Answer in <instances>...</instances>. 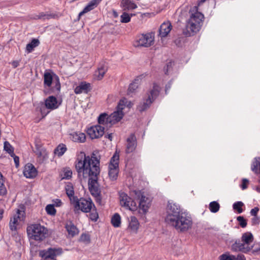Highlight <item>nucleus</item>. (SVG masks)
Here are the masks:
<instances>
[{"mask_svg":"<svg viewBox=\"0 0 260 260\" xmlns=\"http://www.w3.org/2000/svg\"><path fill=\"white\" fill-rule=\"evenodd\" d=\"M81 153V159L78 158L75 162L78 178L82 180L88 177V186L89 192L92 196L98 195L101 192L98 182L99 176L101 172V156L97 155L98 151H93L90 156L86 155L84 152Z\"/></svg>","mask_w":260,"mask_h":260,"instance_id":"obj_1","label":"nucleus"},{"mask_svg":"<svg viewBox=\"0 0 260 260\" xmlns=\"http://www.w3.org/2000/svg\"><path fill=\"white\" fill-rule=\"evenodd\" d=\"M204 19V15L197 10L191 13L186 22L185 28L183 30V35L187 37L194 36L200 30Z\"/></svg>","mask_w":260,"mask_h":260,"instance_id":"obj_2","label":"nucleus"},{"mask_svg":"<svg viewBox=\"0 0 260 260\" xmlns=\"http://www.w3.org/2000/svg\"><path fill=\"white\" fill-rule=\"evenodd\" d=\"M241 240H236L231 245V250L234 252H241L244 253H249L254 247V244L250 245L254 240L252 234L247 232L242 235Z\"/></svg>","mask_w":260,"mask_h":260,"instance_id":"obj_3","label":"nucleus"},{"mask_svg":"<svg viewBox=\"0 0 260 260\" xmlns=\"http://www.w3.org/2000/svg\"><path fill=\"white\" fill-rule=\"evenodd\" d=\"M192 219L190 214L186 211L170 225L179 233H184L192 228Z\"/></svg>","mask_w":260,"mask_h":260,"instance_id":"obj_4","label":"nucleus"},{"mask_svg":"<svg viewBox=\"0 0 260 260\" xmlns=\"http://www.w3.org/2000/svg\"><path fill=\"white\" fill-rule=\"evenodd\" d=\"M26 231L30 239L39 242L44 240L48 235L47 229L40 224H34L28 226Z\"/></svg>","mask_w":260,"mask_h":260,"instance_id":"obj_5","label":"nucleus"},{"mask_svg":"<svg viewBox=\"0 0 260 260\" xmlns=\"http://www.w3.org/2000/svg\"><path fill=\"white\" fill-rule=\"evenodd\" d=\"M185 212L181 208L179 204L174 203L172 201H169L166 207L165 221L169 224H171Z\"/></svg>","mask_w":260,"mask_h":260,"instance_id":"obj_6","label":"nucleus"},{"mask_svg":"<svg viewBox=\"0 0 260 260\" xmlns=\"http://www.w3.org/2000/svg\"><path fill=\"white\" fill-rule=\"evenodd\" d=\"M54 82L55 86L48 90L47 93L51 94L56 92L58 94L60 91L61 84L59 78L53 72H45L44 74V86L50 87L52 82Z\"/></svg>","mask_w":260,"mask_h":260,"instance_id":"obj_7","label":"nucleus"},{"mask_svg":"<svg viewBox=\"0 0 260 260\" xmlns=\"http://www.w3.org/2000/svg\"><path fill=\"white\" fill-rule=\"evenodd\" d=\"M127 102V101L126 98H123L121 99L119 101L116 107V111L109 115V123L110 127L120 121L122 119L124 116V113L122 110L124 108Z\"/></svg>","mask_w":260,"mask_h":260,"instance_id":"obj_8","label":"nucleus"},{"mask_svg":"<svg viewBox=\"0 0 260 260\" xmlns=\"http://www.w3.org/2000/svg\"><path fill=\"white\" fill-rule=\"evenodd\" d=\"M72 203L74 204L75 213H76V210H81L83 212L88 213L91 211L92 205L95 207L90 198L88 199L83 198L79 199L77 197H76Z\"/></svg>","mask_w":260,"mask_h":260,"instance_id":"obj_9","label":"nucleus"},{"mask_svg":"<svg viewBox=\"0 0 260 260\" xmlns=\"http://www.w3.org/2000/svg\"><path fill=\"white\" fill-rule=\"evenodd\" d=\"M62 253L61 248L49 247L46 249L40 250L39 255L41 257V260H57L56 257Z\"/></svg>","mask_w":260,"mask_h":260,"instance_id":"obj_10","label":"nucleus"},{"mask_svg":"<svg viewBox=\"0 0 260 260\" xmlns=\"http://www.w3.org/2000/svg\"><path fill=\"white\" fill-rule=\"evenodd\" d=\"M120 203L122 206L131 211H135L137 209L136 202L128 197L127 194L124 192L121 193L120 194Z\"/></svg>","mask_w":260,"mask_h":260,"instance_id":"obj_11","label":"nucleus"},{"mask_svg":"<svg viewBox=\"0 0 260 260\" xmlns=\"http://www.w3.org/2000/svg\"><path fill=\"white\" fill-rule=\"evenodd\" d=\"M154 40L150 34L142 35L135 43L136 47H148L153 44Z\"/></svg>","mask_w":260,"mask_h":260,"instance_id":"obj_12","label":"nucleus"},{"mask_svg":"<svg viewBox=\"0 0 260 260\" xmlns=\"http://www.w3.org/2000/svg\"><path fill=\"white\" fill-rule=\"evenodd\" d=\"M105 127L100 125H95L88 128L87 133L91 139L102 137L104 134Z\"/></svg>","mask_w":260,"mask_h":260,"instance_id":"obj_13","label":"nucleus"},{"mask_svg":"<svg viewBox=\"0 0 260 260\" xmlns=\"http://www.w3.org/2000/svg\"><path fill=\"white\" fill-rule=\"evenodd\" d=\"M23 174L27 178H34L37 176L38 171L32 164L28 163L24 167Z\"/></svg>","mask_w":260,"mask_h":260,"instance_id":"obj_14","label":"nucleus"},{"mask_svg":"<svg viewBox=\"0 0 260 260\" xmlns=\"http://www.w3.org/2000/svg\"><path fill=\"white\" fill-rule=\"evenodd\" d=\"M137 147V139L134 134H131L126 139L125 153L127 154L133 152Z\"/></svg>","mask_w":260,"mask_h":260,"instance_id":"obj_15","label":"nucleus"},{"mask_svg":"<svg viewBox=\"0 0 260 260\" xmlns=\"http://www.w3.org/2000/svg\"><path fill=\"white\" fill-rule=\"evenodd\" d=\"M61 103L58 104V101L55 96L53 95L49 96L45 101V105L47 109L54 110L57 109Z\"/></svg>","mask_w":260,"mask_h":260,"instance_id":"obj_16","label":"nucleus"},{"mask_svg":"<svg viewBox=\"0 0 260 260\" xmlns=\"http://www.w3.org/2000/svg\"><path fill=\"white\" fill-rule=\"evenodd\" d=\"M91 90V84L85 81L81 82L74 90L75 93L80 94L82 92L87 93Z\"/></svg>","mask_w":260,"mask_h":260,"instance_id":"obj_17","label":"nucleus"},{"mask_svg":"<svg viewBox=\"0 0 260 260\" xmlns=\"http://www.w3.org/2000/svg\"><path fill=\"white\" fill-rule=\"evenodd\" d=\"M172 29V25L170 22L162 23L159 29V35L160 37H166L170 32Z\"/></svg>","mask_w":260,"mask_h":260,"instance_id":"obj_18","label":"nucleus"},{"mask_svg":"<svg viewBox=\"0 0 260 260\" xmlns=\"http://www.w3.org/2000/svg\"><path fill=\"white\" fill-rule=\"evenodd\" d=\"M219 258L220 260H246L244 255L242 253H239L237 255L224 253L221 255Z\"/></svg>","mask_w":260,"mask_h":260,"instance_id":"obj_19","label":"nucleus"},{"mask_svg":"<svg viewBox=\"0 0 260 260\" xmlns=\"http://www.w3.org/2000/svg\"><path fill=\"white\" fill-rule=\"evenodd\" d=\"M70 138L75 142L84 143L86 140V136L83 133L75 132L70 134Z\"/></svg>","mask_w":260,"mask_h":260,"instance_id":"obj_20","label":"nucleus"},{"mask_svg":"<svg viewBox=\"0 0 260 260\" xmlns=\"http://www.w3.org/2000/svg\"><path fill=\"white\" fill-rule=\"evenodd\" d=\"M120 6L123 10H132L137 8V5L131 0H121L120 2Z\"/></svg>","mask_w":260,"mask_h":260,"instance_id":"obj_21","label":"nucleus"},{"mask_svg":"<svg viewBox=\"0 0 260 260\" xmlns=\"http://www.w3.org/2000/svg\"><path fill=\"white\" fill-rule=\"evenodd\" d=\"M160 91V87L156 83H154L152 88L150 90L148 95H150L151 100L154 102L159 96Z\"/></svg>","mask_w":260,"mask_h":260,"instance_id":"obj_22","label":"nucleus"},{"mask_svg":"<svg viewBox=\"0 0 260 260\" xmlns=\"http://www.w3.org/2000/svg\"><path fill=\"white\" fill-rule=\"evenodd\" d=\"M64 189L67 196L70 199L71 202L72 203L74 201V198L76 197L74 196L75 191L72 183L68 182L65 186Z\"/></svg>","mask_w":260,"mask_h":260,"instance_id":"obj_23","label":"nucleus"},{"mask_svg":"<svg viewBox=\"0 0 260 260\" xmlns=\"http://www.w3.org/2000/svg\"><path fill=\"white\" fill-rule=\"evenodd\" d=\"M65 228L67 231L69 235H71L72 237L79 233V230L76 226L73 223L72 221H70L66 224Z\"/></svg>","mask_w":260,"mask_h":260,"instance_id":"obj_24","label":"nucleus"},{"mask_svg":"<svg viewBox=\"0 0 260 260\" xmlns=\"http://www.w3.org/2000/svg\"><path fill=\"white\" fill-rule=\"evenodd\" d=\"M153 102L151 100L150 95H148L147 98L145 100L144 102L140 103L138 106V109L140 112L146 111L151 106V104Z\"/></svg>","mask_w":260,"mask_h":260,"instance_id":"obj_25","label":"nucleus"},{"mask_svg":"<svg viewBox=\"0 0 260 260\" xmlns=\"http://www.w3.org/2000/svg\"><path fill=\"white\" fill-rule=\"evenodd\" d=\"M40 44V41L38 39H32L31 41L26 45V52L27 53L31 52L34 48L38 47Z\"/></svg>","mask_w":260,"mask_h":260,"instance_id":"obj_26","label":"nucleus"},{"mask_svg":"<svg viewBox=\"0 0 260 260\" xmlns=\"http://www.w3.org/2000/svg\"><path fill=\"white\" fill-rule=\"evenodd\" d=\"M108 175L110 179L112 181L116 180L119 173V167L109 166Z\"/></svg>","mask_w":260,"mask_h":260,"instance_id":"obj_27","label":"nucleus"},{"mask_svg":"<svg viewBox=\"0 0 260 260\" xmlns=\"http://www.w3.org/2000/svg\"><path fill=\"white\" fill-rule=\"evenodd\" d=\"M107 71V66H106L104 63L101 64L98 69V71L95 72L98 80H101L103 78Z\"/></svg>","mask_w":260,"mask_h":260,"instance_id":"obj_28","label":"nucleus"},{"mask_svg":"<svg viewBox=\"0 0 260 260\" xmlns=\"http://www.w3.org/2000/svg\"><path fill=\"white\" fill-rule=\"evenodd\" d=\"M57 15L54 13L47 14L44 12H41L38 15L34 17V19H50L51 18H55Z\"/></svg>","mask_w":260,"mask_h":260,"instance_id":"obj_29","label":"nucleus"},{"mask_svg":"<svg viewBox=\"0 0 260 260\" xmlns=\"http://www.w3.org/2000/svg\"><path fill=\"white\" fill-rule=\"evenodd\" d=\"M109 115L106 113H103L100 114L98 118V122L100 124L105 125L107 126L109 125Z\"/></svg>","mask_w":260,"mask_h":260,"instance_id":"obj_30","label":"nucleus"},{"mask_svg":"<svg viewBox=\"0 0 260 260\" xmlns=\"http://www.w3.org/2000/svg\"><path fill=\"white\" fill-rule=\"evenodd\" d=\"M67 148L65 144L61 143L59 144L54 150V153L58 157L63 155L67 151Z\"/></svg>","mask_w":260,"mask_h":260,"instance_id":"obj_31","label":"nucleus"},{"mask_svg":"<svg viewBox=\"0 0 260 260\" xmlns=\"http://www.w3.org/2000/svg\"><path fill=\"white\" fill-rule=\"evenodd\" d=\"M139 226V223L135 216H131L128 228L133 231H137Z\"/></svg>","mask_w":260,"mask_h":260,"instance_id":"obj_32","label":"nucleus"},{"mask_svg":"<svg viewBox=\"0 0 260 260\" xmlns=\"http://www.w3.org/2000/svg\"><path fill=\"white\" fill-rule=\"evenodd\" d=\"M111 223L115 228H118L121 224V217L118 213H115L111 218Z\"/></svg>","mask_w":260,"mask_h":260,"instance_id":"obj_33","label":"nucleus"},{"mask_svg":"<svg viewBox=\"0 0 260 260\" xmlns=\"http://www.w3.org/2000/svg\"><path fill=\"white\" fill-rule=\"evenodd\" d=\"M119 154L116 151L111 157L109 166L119 167Z\"/></svg>","mask_w":260,"mask_h":260,"instance_id":"obj_34","label":"nucleus"},{"mask_svg":"<svg viewBox=\"0 0 260 260\" xmlns=\"http://www.w3.org/2000/svg\"><path fill=\"white\" fill-rule=\"evenodd\" d=\"M251 170L255 174L260 173V157L255 158V160L251 165Z\"/></svg>","mask_w":260,"mask_h":260,"instance_id":"obj_35","label":"nucleus"},{"mask_svg":"<svg viewBox=\"0 0 260 260\" xmlns=\"http://www.w3.org/2000/svg\"><path fill=\"white\" fill-rule=\"evenodd\" d=\"M220 208V205L217 201H212L210 203L209 205V209L212 213L217 212Z\"/></svg>","mask_w":260,"mask_h":260,"instance_id":"obj_36","label":"nucleus"},{"mask_svg":"<svg viewBox=\"0 0 260 260\" xmlns=\"http://www.w3.org/2000/svg\"><path fill=\"white\" fill-rule=\"evenodd\" d=\"M4 178L2 174L0 172V195L5 196L7 193V189L4 184Z\"/></svg>","mask_w":260,"mask_h":260,"instance_id":"obj_37","label":"nucleus"},{"mask_svg":"<svg viewBox=\"0 0 260 260\" xmlns=\"http://www.w3.org/2000/svg\"><path fill=\"white\" fill-rule=\"evenodd\" d=\"M244 206V203L241 201H237L234 203L233 205V208L235 211L239 214H240L243 212L242 207Z\"/></svg>","mask_w":260,"mask_h":260,"instance_id":"obj_38","label":"nucleus"},{"mask_svg":"<svg viewBox=\"0 0 260 260\" xmlns=\"http://www.w3.org/2000/svg\"><path fill=\"white\" fill-rule=\"evenodd\" d=\"M139 81V79H136L132 83L129 84L127 90V93L128 94H129L131 93L134 92L136 90V89L138 88Z\"/></svg>","mask_w":260,"mask_h":260,"instance_id":"obj_39","label":"nucleus"},{"mask_svg":"<svg viewBox=\"0 0 260 260\" xmlns=\"http://www.w3.org/2000/svg\"><path fill=\"white\" fill-rule=\"evenodd\" d=\"M20 217L19 215H14L12 218H11L10 221V228L12 231H16L17 230L16 223L18 222V219Z\"/></svg>","mask_w":260,"mask_h":260,"instance_id":"obj_40","label":"nucleus"},{"mask_svg":"<svg viewBox=\"0 0 260 260\" xmlns=\"http://www.w3.org/2000/svg\"><path fill=\"white\" fill-rule=\"evenodd\" d=\"M4 150H5L8 153H9L11 156H13L15 155L14 153V148L12 146V145L10 144V143L8 141H5L4 142Z\"/></svg>","mask_w":260,"mask_h":260,"instance_id":"obj_41","label":"nucleus"},{"mask_svg":"<svg viewBox=\"0 0 260 260\" xmlns=\"http://www.w3.org/2000/svg\"><path fill=\"white\" fill-rule=\"evenodd\" d=\"M174 66V61L170 60L167 62L166 66L164 68V71L166 75H169L171 71H172L173 66Z\"/></svg>","mask_w":260,"mask_h":260,"instance_id":"obj_42","label":"nucleus"},{"mask_svg":"<svg viewBox=\"0 0 260 260\" xmlns=\"http://www.w3.org/2000/svg\"><path fill=\"white\" fill-rule=\"evenodd\" d=\"M134 192L137 198V199L139 200V203L140 202H142L143 203H146V199L147 198L143 194V192H141V190H134Z\"/></svg>","mask_w":260,"mask_h":260,"instance_id":"obj_43","label":"nucleus"},{"mask_svg":"<svg viewBox=\"0 0 260 260\" xmlns=\"http://www.w3.org/2000/svg\"><path fill=\"white\" fill-rule=\"evenodd\" d=\"M46 211L48 215H55L56 213V210L55 209L54 205L48 204L46 207Z\"/></svg>","mask_w":260,"mask_h":260,"instance_id":"obj_44","label":"nucleus"},{"mask_svg":"<svg viewBox=\"0 0 260 260\" xmlns=\"http://www.w3.org/2000/svg\"><path fill=\"white\" fill-rule=\"evenodd\" d=\"M80 241L85 243L89 244L90 243V236L89 234L83 233L80 237Z\"/></svg>","mask_w":260,"mask_h":260,"instance_id":"obj_45","label":"nucleus"},{"mask_svg":"<svg viewBox=\"0 0 260 260\" xmlns=\"http://www.w3.org/2000/svg\"><path fill=\"white\" fill-rule=\"evenodd\" d=\"M72 171L69 168H65L63 170V174L62 179L69 180L72 178Z\"/></svg>","mask_w":260,"mask_h":260,"instance_id":"obj_46","label":"nucleus"},{"mask_svg":"<svg viewBox=\"0 0 260 260\" xmlns=\"http://www.w3.org/2000/svg\"><path fill=\"white\" fill-rule=\"evenodd\" d=\"M131 21V16L126 12H123L120 16V21L122 23H126Z\"/></svg>","mask_w":260,"mask_h":260,"instance_id":"obj_47","label":"nucleus"},{"mask_svg":"<svg viewBox=\"0 0 260 260\" xmlns=\"http://www.w3.org/2000/svg\"><path fill=\"white\" fill-rule=\"evenodd\" d=\"M237 221L241 227L244 228L247 226V220L243 216H239L237 218Z\"/></svg>","mask_w":260,"mask_h":260,"instance_id":"obj_48","label":"nucleus"},{"mask_svg":"<svg viewBox=\"0 0 260 260\" xmlns=\"http://www.w3.org/2000/svg\"><path fill=\"white\" fill-rule=\"evenodd\" d=\"M139 207L140 210L142 211L143 214H146L148 209V206L146 203H143L142 202L139 203Z\"/></svg>","mask_w":260,"mask_h":260,"instance_id":"obj_49","label":"nucleus"},{"mask_svg":"<svg viewBox=\"0 0 260 260\" xmlns=\"http://www.w3.org/2000/svg\"><path fill=\"white\" fill-rule=\"evenodd\" d=\"M89 218L93 221H96L98 218L99 215L96 211L94 212H91L89 214Z\"/></svg>","mask_w":260,"mask_h":260,"instance_id":"obj_50","label":"nucleus"},{"mask_svg":"<svg viewBox=\"0 0 260 260\" xmlns=\"http://www.w3.org/2000/svg\"><path fill=\"white\" fill-rule=\"evenodd\" d=\"M92 196L93 197H94L95 201L97 204H99L100 205H102V195H101V192L100 193H98V195H94V196Z\"/></svg>","mask_w":260,"mask_h":260,"instance_id":"obj_51","label":"nucleus"},{"mask_svg":"<svg viewBox=\"0 0 260 260\" xmlns=\"http://www.w3.org/2000/svg\"><path fill=\"white\" fill-rule=\"evenodd\" d=\"M102 0H91L89 2L88 4L90 5L94 9L97 6L101 3Z\"/></svg>","mask_w":260,"mask_h":260,"instance_id":"obj_52","label":"nucleus"},{"mask_svg":"<svg viewBox=\"0 0 260 260\" xmlns=\"http://www.w3.org/2000/svg\"><path fill=\"white\" fill-rule=\"evenodd\" d=\"M249 183V180L247 179L243 178L242 180V184L241 185V188L244 190L247 188V185Z\"/></svg>","mask_w":260,"mask_h":260,"instance_id":"obj_53","label":"nucleus"},{"mask_svg":"<svg viewBox=\"0 0 260 260\" xmlns=\"http://www.w3.org/2000/svg\"><path fill=\"white\" fill-rule=\"evenodd\" d=\"M250 252V255H256L260 253V246L258 248H255L254 249H252L251 251L249 252Z\"/></svg>","mask_w":260,"mask_h":260,"instance_id":"obj_54","label":"nucleus"},{"mask_svg":"<svg viewBox=\"0 0 260 260\" xmlns=\"http://www.w3.org/2000/svg\"><path fill=\"white\" fill-rule=\"evenodd\" d=\"M252 225L258 224L259 222V217L257 216H254L251 219Z\"/></svg>","mask_w":260,"mask_h":260,"instance_id":"obj_55","label":"nucleus"},{"mask_svg":"<svg viewBox=\"0 0 260 260\" xmlns=\"http://www.w3.org/2000/svg\"><path fill=\"white\" fill-rule=\"evenodd\" d=\"M172 83H173V81H172V80H171L166 85V86H165V93H166V94H168V90L171 88Z\"/></svg>","mask_w":260,"mask_h":260,"instance_id":"obj_56","label":"nucleus"},{"mask_svg":"<svg viewBox=\"0 0 260 260\" xmlns=\"http://www.w3.org/2000/svg\"><path fill=\"white\" fill-rule=\"evenodd\" d=\"M36 147L37 150L38 151V156H42L43 154L42 151L43 150V149H42L41 146L39 144L36 145Z\"/></svg>","mask_w":260,"mask_h":260,"instance_id":"obj_57","label":"nucleus"},{"mask_svg":"<svg viewBox=\"0 0 260 260\" xmlns=\"http://www.w3.org/2000/svg\"><path fill=\"white\" fill-rule=\"evenodd\" d=\"M14 158V161L15 162L16 168H18L19 166V158L18 156H16L15 154L12 156Z\"/></svg>","mask_w":260,"mask_h":260,"instance_id":"obj_58","label":"nucleus"},{"mask_svg":"<svg viewBox=\"0 0 260 260\" xmlns=\"http://www.w3.org/2000/svg\"><path fill=\"white\" fill-rule=\"evenodd\" d=\"M259 211V208L257 207H254V208L252 209L250 211V214L251 215L253 216H257V212Z\"/></svg>","mask_w":260,"mask_h":260,"instance_id":"obj_59","label":"nucleus"},{"mask_svg":"<svg viewBox=\"0 0 260 260\" xmlns=\"http://www.w3.org/2000/svg\"><path fill=\"white\" fill-rule=\"evenodd\" d=\"M46 107L41 108L40 112L43 118L45 117L49 112V111H46Z\"/></svg>","mask_w":260,"mask_h":260,"instance_id":"obj_60","label":"nucleus"},{"mask_svg":"<svg viewBox=\"0 0 260 260\" xmlns=\"http://www.w3.org/2000/svg\"><path fill=\"white\" fill-rule=\"evenodd\" d=\"M54 204L53 205H54V206H55L56 207H60L62 204V202H61V200H60V199H56L54 201Z\"/></svg>","mask_w":260,"mask_h":260,"instance_id":"obj_61","label":"nucleus"},{"mask_svg":"<svg viewBox=\"0 0 260 260\" xmlns=\"http://www.w3.org/2000/svg\"><path fill=\"white\" fill-rule=\"evenodd\" d=\"M84 9L87 12H88L91 10H92L93 9L92 8V7L89 5V4H87L84 8Z\"/></svg>","mask_w":260,"mask_h":260,"instance_id":"obj_62","label":"nucleus"},{"mask_svg":"<svg viewBox=\"0 0 260 260\" xmlns=\"http://www.w3.org/2000/svg\"><path fill=\"white\" fill-rule=\"evenodd\" d=\"M19 64V62L17 60H14L12 61V65L13 67V68H17Z\"/></svg>","mask_w":260,"mask_h":260,"instance_id":"obj_63","label":"nucleus"},{"mask_svg":"<svg viewBox=\"0 0 260 260\" xmlns=\"http://www.w3.org/2000/svg\"><path fill=\"white\" fill-rule=\"evenodd\" d=\"M105 138L108 139L110 141H112V133H110V134H109L105 136Z\"/></svg>","mask_w":260,"mask_h":260,"instance_id":"obj_64","label":"nucleus"}]
</instances>
